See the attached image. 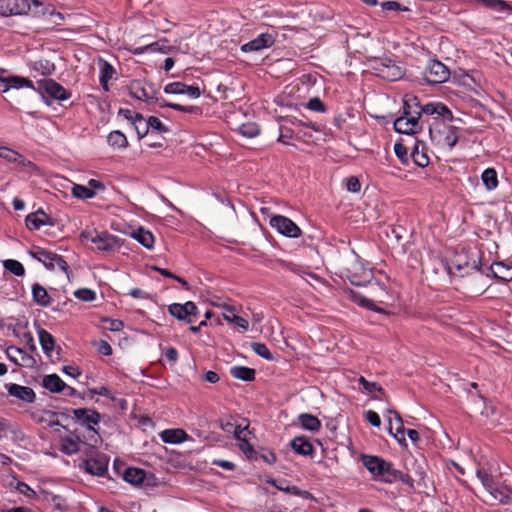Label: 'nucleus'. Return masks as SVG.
Masks as SVG:
<instances>
[{
  "label": "nucleus",
  "mask_w": 512,
  "mask_h": 512,
  "mask_svg": "<svg viewBox=\"0 0 512 512\" xmlns=\"http://www.w3.org/2000/svg\"><path fill=\"white\" fill-rule=\"evenodd\" d=\"M458 142V136L456 135L455 128L450 127L444 137V143L449 149H452Z\"/></svg>",
  "instance_id": "obj_50"
},
{
  "label": "nucleus",
  "mask_w": 512,
  "mask_h": 512,
  "mask_svg": "<svg viewBox=\"0 0 512 512\" xmlns=\"http://www.w3.org/2000/svg\"><path fill=\"white\" fill-rule=\"evenodd\" d=\"M307 108L310 109L311 111H315V112H325L326 111V107H325L324 103L317 97L309 100V102L307 104Z\"/></svg>",
  "instance_id": "obj_52"
},
{
  "label": "nucleus",
  "mask_w": 512,
  "mask_h": 512,
  "mask_svg": "<svg viewBox=\"0 0 512 512\" xmlns=\"http://www.w3.org/2000/svg\"><path fill=\"white\" fill-rule=\"evenodd\" d=\"M292 449L300 455H311L313 452L312 444L304 437H295L291 441Z\"/></svg>",
  "instance_id": "obj_25"
},
{
  "label": "nucleus",
  "mask_w": 512,
  "mask_h": 512,
  "mask_svg": "<svg viewBox=\"0 0 512 512\" xmlns=\"http://www.w3.org/2000/svg\"><path fill=\"white\" fill-rule=\"evenodd\" d=\"M30 255L40 261L47 269L54 270L59 268L68 274L69 266L67 262L58 254L47 251L40 247L31 250Z\"/></svg>",
  "instance_id": "obj_4"
},
{
  "label": "nucleus",
  "mask_w": 512,
  "mask_h": 512,
  "mask_svg": "<svg viewBox=\"0 0 512 512\" xmlns=\"http://www.w3.org/2000/svg\"><path fill=\"white\" fill-rule=\"evenodd\" d=\"M212 464L228 471L234 470L235 468V464L233 462L222 459H215L212 461Z\"/></svg>",
  "instance_id": "obj_62"
},
{
  "label": "nucleus",
  "mask_w": 512,
  "mask_h": 512,
  "mask_svg": "<svg viewBox=\"0 0 512 512\" xmlns=\"http://www.w3.org/2000/svg\"><path fill=\"white\" fill-rule=\"evenodd\" d=\"M81 237L94 243L100 251H112L117 246V238L108 232L85 230L81 233Z\"/></svg>",
  "instance_id": "obj_6"
},
{
  "label": "nucleus",
  "mask_w": 512,
  "mask_h": 512,
  "mask_svg": "<svg viewBox=\"0 0 512 512\" xmlns=\"http://www.w3.org/2000/svg\"><path fill=\"white\" fill-rule=\"evenodd\" d=\"M97 350L99 353L105 356H110L112 354V347L110 344L104 340H101L97 344Z\"/></svg>",
  "instance_id": "obj_61"
},
{
  "label": "nucleus",
  "mask_w": 512,
  "mask_h": 512,
  "mask_svg": "<svg viewBox=\"0 0 512 512\" xmlns=\"http://www.w3.org/2000/svg\"><path fill=\"white\" fill-rule=\"evenodd\" d=\"M160 107H170L174 110L185 112V113H191L199 115L201 114L202 110L198 106H183L176 103H169L165 101L164 99L160 102Z\"/></svg>",
  "instance_id": "obj_37"
},
{
  "label": "nucleus",
  "mask_w": 512,
  "mask_h": 512,
  "mask_svg": "<svg viewBox=\"0 0 512 512\" xmlns=\"http://www.w3.org/2000/svg\"><path fill=\"white\" fill-rule=\"evenodd\" d=\"M169 313L178 320H187L191 322L190 317L197 313V306L194 302L188 301L184 304L173 303L168 307Z\"/></svg>",
  "instance_id": "obj_13"
},
{
  "label": "nucleus",
  "mask_w": 512,
  "mask_h": 512,
  "mask_svg": "<svg viewBox=\"0 0 512 512\" xmlns=\"http://www.w3.org/2000/svg\"><path fill=\"white\" fill-rule=\"evenodd\" d=\"M108 144L114 148H125L128 145L126 136L118 130L112 131L107 137Z\"/></svg>",
  "instance_id": "obj_31"
},
{
  "label": "nucleus",
  "mask_w": 512,
  "mask_h": 512,
  "mask_svg": "<svg viewBox=\"0 0 512 512\" xmlns=\"http://www.w3.org/2000/svg\"><path fill=\"white\" fill-rule=\"evenodd\" d=\"M98 65L100 84L105 91H108V82L113 78L115 69L110 63L101 58L98 61Z\"/></svg>",
  "instance_id": "obj_20"
},
{
  "label": "nucleus",
  "mask_w": 512,
  "mask_h": 512,
  "mask_svg": "<svg viewBox=\"0 0 512 512\" xmlns=\"http://www.w3.org/2000/svg\"><path fill=\"white\" fill-rule=\"evenodd\" d=\"M33 68L42 75H50L55 69L54 64L48 60L36 61Z\"/></svg>",
  "instance_id": "obj_44"
},
{
  "label": "nucleus",
  "mask_w": 512,
  "mask_h": 512,
  "mask_svg": "<svg viewBox=\"0 0 512 512\" xmlns=\"http://www.w3.org/2000/svg\"><path fill=\"white\" fill-rule=\"evenodd\" d=\"M270 225L286 237L297 238L301 235V229L290 218L282 215L271 217Z\"/></svg>",
  "instance_id": "obj_9"
},
{
  "label": "nucleus",
  "mask_w": 512,
  "mask_h": 512,
  "mask_svg": "<svg viewBox=\"0 0 512 512\" xmlns=\"http://www.w3.org/2000/svg\"><path fill=\"white\" fill-rule=\"evenodd\" d=\"M132 124L139 138H143L147 135L149 131L148 119H145L142 114L136 113Z\"/></svg>",
  "instance_id": "obj_32"
},
{
  "label": "nucleus",
  "mask_w": 512,
  "mask_h": 512,
  "mask_svg": "<svg viewBox=\"0 0 512 512\" xmlns=\"http://www.w3.org/2000/svg\"><path fill=\"white\" fill-rule=\"evenodd\" d=\"M33 300L40 306L47 307L51 303V298L47 290L38 283L32 286Z\"/></svg>",
  "instance_id": "obj_24"
},
{
  "label": "nucleus",
  "mask_w": 512,
  "mask_h": 512,
  "mask_svg": "<svg viewBox=\"0 0 512 512\" xmlns=\"http://www.w3.org/2000/svg\"><path fill=\"white\" fill-rule=\"evenodd\" d=\"M394 152L402 163L407 162V148L402 143H395Z\"/></svg>",
  "instance_id": "obj_54"
},
{
  "label": "nucleus",
  "mask_w": 512,
  "mask_h": 512,
  "mask_svg": "<svg viewBox=\"0 0 512 512\" xmlns=\"http://www.w3.org/2000/svg\"><path fill=\"white\" fill-rule=\"evenodd\" d=\"M248 427H249L248 423H246L245 425H242V424L235 425L234 432H233L234 437L238 441L242 440L243 438H246V434L248 433Z\"/></svg>",
  "instance_id": "obj_55"
},
{
  "label": "nucleus",
  "mask_w": 512,
  "mask_h": 512,
  "mask_svg": "<svg viewBox=\"0 0 512 512\" xmlns=\"http://www.w3.org/2000/svg\"><path fill=\"white\" fill-rule=\"evenodd\" d=\"M488 492L495 500H498L501 503L507 504L511 502V497L508 492L504 489L498 488L496 484H494L493 488L489 489Z\"/></svg>",
  "instance_id": "obj_42"
},
{
  "label": "nucleus",
  "mask_w": 512,
  "mask_h": 512,
  "mask_svg": "<svg viewBox=\"0 0 512 512\" xmlns=\"http://www.w3.org/2000/svg\"><path fill=\"white\" fill-rule=\"evenodd\" d=\"M42 385L51 393H60L65 388V382L57 374H49L43 377Z\"/></svg>",
  "instance_id": "obj_22"
},
{
  "label": "nucleus",
  "mask_w": 512,
  "mask_h": 512,
  "mask_svg": "<svg viewBox=\"0 0 512 512\" xmlns=\"http://www.w3.org/2000/svg\"><path fill=\"white\" fill-rule=\"evenodd\" d=\"M372 67L377 76L388 81H397L404 76L403 69L389 58L375 60Z\"/></svg>",
  "instance_id": "obj_5"
},
{
  "label": "nucleus",
  "mask_w": 512,
  "mask_h": 512,
  "mask_svg": "<svg viewBox=\"0 0 512 512\" xmlns=\"http://www.w3.org/2000/svg\"><path fill=\"white\" fill-rule=\"evenodd\" d=\"M37 84L38 91L40 93L46 94L55 100L64 101L69 99L71 96L70 92H68L62 85L53 79H45L39 81Z\"/></svg>",
  "instance_id": "obj_10"
},
{
  "label": "nucleus",
  "mask_w": 512,
  "mask_h": 512,
  "mask_svg": "<svg viewBox=\"0 0 512 512\" xmlns=\"http://www.w3.org/2000/svg\"><path fill=\"white\" fill-rule=\"evenodd\" d=\"M122 478L129 484L140 485L145 479V471L140 468L128 467L124 469Z\"/></svg>",
  "instance_id": "obj_23"
},
{
  "label": "nucleus",
  "mask_w": 512,
  "mask_h": 512,
  "mask_svg": "<svg viewBox=\"0 0 512 512\" xmlns=\"http://www.w3.org/2000/svg\"><path fill=\"white\" fill-rule=\"evenodd\" d=\"M0 157L9 162L22 163L24 160V158L21 154H19L18 152L14 151L8 147H4V146L0 147Z\"/></svg>",
  "instance_id": "obj_39"
},
{
  "label": "nucleus",
  "mask_w": 512,
  "mask_h": 512,
  "mask_svg": "<svg viewBox=\"0 0 512 512\" xmlns=\"http://www.w3.org/2000/svg\"><path fill=\"white\" fill-rule=\"evenodd\" d=\"M424 80L429 84H440L450 78L449 68L438 60H430L423 72Z\"/></svg>",
  "instance_id": "obj_7"
},
{
  "label": "nucleus",
  "mask_w": 512,
  "mask_h": 512,
  "mask_svg": "<svg viewBox=\"0 0 512 512\" xmlns=\"http://www.w3.org/2000/svg\"><path fill=\"white\" fill-rule=\"evenodd\" d=\"M74 296L81 300V301H85V302H91L93 300H95L96 298V294L93 290H90V289H87V288H81V289H78L74 292Z\"/></svg>",
  "instance_id": "obj_48"
},
{
  "label": "nucleus",
  "mask_w": 512,
  "mask_h": 512,
  "mask_svg": "<svg viewBox=\"0 0 512 512\" xmlns=\"http://www.w3.org/2000/svg\"><path fill=\"white\" fill-rule=\"evenodd\" d=\"M30 10L29 0H0V14L3 16L22 15Z\"/></svg>",
  "instance_id": "obj_12"
},
{
  "label": "nucleus",
  "mask_w": 512,
  "mask_h": 512,
  "mask_svg": "<svg viewBox=\"0 0 512 512\" xmlns=\"http://www.w3.org/2000/svg\"><path fill=\"white\" fill-rule=\"evenodd\" d=\"M359 383L363 386L365 391L368 393H373L375 391L382 392V388L377 385L375 382H369L364 377L359 378Z\"/></svg>",
  "instance_id": "obj_53"
},
{
  "label": "nucleus",
  "mask_w": 512,
  "mask_h": 512,
  "mask_svg": "<svg viewBox=\"0 0 512 512\" xmlns=\"http://www.w3.org/2000/svg\"><path fill=\"white\" fill-rule=\"evenodd\" d=\"M183 91L184 83L182 82H172L164 87V92L166 94H183Z\"/></svg>",
  "instance_id": "obj_51"
},
{
  "label": "nucleus",
  "mask_w": 512,
  "mask_h": 512,
  "mask_svg": "<svg viewBox=\"0 0 512 512\" xmlns=\"http://www.w3.org/2000/svg\"><path fill=\"white\" fill-rule=\"evenodd\" d=\"M71 193L75 198L78 199H91L96 195L94 190L80 184H73Z\"/></svg>",
  "instance_id": "obj_35"
},
{
  "label": "nucleus",
  "mask_w": 512,
  "mask_h": 512,
  "mask_svg": "<svg viewBox=\"0 0 512 512\" xmlns=\"http://www.w3.org/2000/svg\"><path fill=\"white\" fill-rule=\"evenodd\" d=\"M79 445L80 440L78 438H64L62 439L60 450L67 455L76 454L80 449Z\"/></svg>",
  "instance_id": "obj_36"
},
{
  "label": "nucleus",
  "mask_w": 512,
  "mask_h": 512,
  "mask_svg": "<svg viewBox=\"0 0 512 512\" xmlns=\"http://www.w3.org/2000/svg\"><path fill=\"white\" fill-rule=\"evenodd\" d=\"M165 356L171 363H176L178 360V351L174 347H168L165 350Z\"/></svg>",
  "instance_id": "obj_64"
},
{
  "label": "nucleus",
  "mask_w": 512,
  "mask_h": 512,
  "mask_svg": "<svg viewBox=\"0 0 512 512\" xmlns=\"http://www.w3.org/2000/svg\"><path fill=\"white\" fill-rule=\"evenodd\" d=\"M388 413L389 414H392L396 417V424H395V434L394 437L401 443V442H405V438H404V432H405V429H404V424H403V420L400 416V414L395 411V410H391L389 409L388 410Z\"/></svg>",
  "instance_id": "obj_38"
},
{
  "label": "nucleus",
  "mask_w": 512,
  "mask_h": 512,
  "mask_svg": "<svg viewBox=\"0 0 512 512\" xmlns=\"http://www.w3.org/2000/svg\"><path fill=\"white\" fill-rule=\"evenodd\" d=\"M38 337L40 345L43 349V351L50 356V353L53 351L55 347V340L52 334H50L45 329H39L38 330Z\"/></svg>",
  "instance_id": "obj_27"
},
{
  "label": "nucleus",
  "mask_w": 512,
  "mask_h": 512,
  "mask_svg": "<svg viewBox=\"0 0 512 512\" xmlns=\"http://www.w3.org/2000/svg\"><path fill=\"white\" fill-rule=\"evenodd\" d=\"M149 129L156 130L160 133H165L168 131L167 127L161 122V120L155 116H150L148 118Z\"/></svg>",
  "instance_id": "obj_49"
},
{
  "label": "nucleus",
  "mask_w": 512,
  "mask_h": 512,
  "mask_svg": "<svg viewBox=\"0 0 512 512\" xmlns=\"http://www.w3.org/2000/svg\"><path fill=\"white\" fill-rule=\"evenodd\" d=\"M362 463L375 479L384 482H387L388 477H390V474L394 469L390 462H387L378 456L363 455Z\"/></svg>",
  "instance_id": "obj_3"
},
{
  "label": "nucleus",
  "mask_w": 512,
  "mask_h": 512,
  "mask_svg": "<svg viewBox=\"0 0 512 512\" xmlns=\"http://www.w3.org/2000/svg\"><path fill=\"white\" fill-rule=\"evenodd\" d=\"M104 322L108 323L106 329L110 331H120L123 328V322L117 319H104Z\"/></svg>",
  "instance_id": "obj_60"
},
{
  "label": "nucleus",
  "mask_w": 512,
  "mask_h": 512,
  "mask_svg": "<svg viewBox=\"0 0 512 512\" xmlns=\"http://www.w3.org/2000/svg\"><path fill=\"white\" fill-rule=\"evenodd\" d=\"M299 422L304 429L309 431H317L321 427L319 419L311 414L304 413L299 415Z\"/></svg>",
  "instance_id": "obj_30"
},
{
  "label": "nucleus",
  "mask_w": 512,
  "mask_h": 512,
  "mask_svg": "<svg viewBox=\"0 0 512 512\" xmlns=\"http://www.w3.org/2000/svg\"><path fill=\"white\" fill-rule=\"evenodd\" d=\"M72 413L76 420H78L82 425L86 426L88 430L97 434L95 426L98 425L101 420V415L97 411L86 408H78L73 409Z\"/></svg>",
  "instance_id": "obj_11"
},
{
  "label": "nucleus",
  "mask_w": 512,
  "mask_h": 512,
  "mask_svg": "<svg viewBox=\"0 0 512 512\" xmlns=\"http://www.w3.org/2000/svg\"><path fill=\"white\" fill-rule=\"evenodd\" d=\"M346 187L349 192L356 193L360 191L361 185L358 178L350 177L347 180Z\"/></svg>",
  "instance_id": "obj_59"
},
{
  "label": "nucleus",
  "mask_w": 512,
  "mask_h": 512,
  "mask_svg": "<svg viewBox=\"0 0 512 512\" xmlns=\"http://www.w3.org/2000/svg\"><path fill=\"white\" fill-rule=\"evenodd\" d=\"M416 107L419 106L417 102V98L414 96H405L404 106H403V115L398 117L394 121V129L398 133L402 134H416L421 130V126L419 124V118L421 114L425 115H438L443 117V119L451 121L453 119V114L451 110L441 102H433L428 103L422 107L420 110L413 111L412 105Z\"/></svg>",
  "instance_id": "obj_1"
},
{
  "label": "nucleus",
  "mask_w": 512,
  "mask_h": 512,
  "mask_svg": "<svg viewBox=\"0 0 512 512\" xmlns=\"http://www.w3.org/2000/svg\"><path fill=\"white\" fill-rule=\"evenodd\" d=\"M476 475L487 491L493 488V485L495 484L493 478L485 470L478 469L476 471Z\"/></svg>",
  "instance_id": "obj_47"
},
{
  "label": "nucleus",
  "mask_w": 512,
  "mask_h": 512,
  "mask_svg": "<svg viewBox=\"0 0 512 512\" xmlns=\"http://www.w3.org/2000/svg\"><path fill=\"white\" fill-rule=\"evenodd\" d=\"M4 267L16 276H23L25 274L24 266L17 260L9 259L4 261Z\"/></svg>",
  "instance_id": "obj_41"
},
{
  "label": "nucleus",
  "mask_w": 512,
  "mask_h": 512,
  "mask_svg": "<svg viewBox=\"0 0 512 512\" xmlns=\"http://www.w3.org/2000/svg\"><path fill=\"white\" fill-rule=\"evenodd\" d=\"M365 419L374 427H379L381 425L380 416L373 410L365 412Z\"/></svg>",
  "instance_id": "obj_56"
},
{
  "label": "nucleus",
  "mask_w": 512,
  "mask_h": 512,
  "mask_svg": "<svg viewBox=\"0 0 512 512\" xmlns=\"http://www.w3.org/2000/svg\"><path fill=\"white\" fill-rule=\"evenodd\" d=\"M16 489L21 494L25 495L28 498H32L36 495L35 491L32 490L29 485L24 482H18L16 485Z\"/></svg>",
  "instance_id": "obj_58"
},
{
  "label": "nucleus",
  "mask_w": 512,
  "mask_h": 512,
  "mask_svg": "<svg viewBox=\"0 0 512 512\" xmlns=\"http://www.w3.org/2000/svg\"><path fill=\"white\" fill-rule=\"evenodd\" d=\"M183 94L188 95L189 97L196 99L200 97L201 91L200 88L196 85H186L184 83V91Z\"/></svg>",
  "instance_id": "obj_57"
},
{
  "label": "nucleus",
  "mask_w": 512,
  "mask_h": 512,
  "mask_svg": "<svg viewBox=\"0 0 512 512\" xmlns=\"http://www.w3.org/2000/svg\"><path fill=\"white\" fill-rule=\"evenodd\" d=\"M481 179L488 190H493L498 185L497 173L493 168H487L483 171Z\"/></svg>",
  "instance_id": "obj_33"
},
{
  "label": "nucleus",
  "mask_w": 512,
  "mask_h": 512,
  "mask_svg": "<svg viewBox=\"0 0 512 512\" xmlns=\"http://www.w3.org/2000/svg\"><path fill=\"white\" fill-rule=\"evenodd\" d=\"M397 480L405 483L409 487H413L414 481L408 474H405L399 470L393 469L392 473L390 474V477H388V479H387V483H392Z\"/></svg>",
  "instance_id": "obj_40"
},
{
  "label": "nucleus",
  "mask_w": 512,
  "mask_h": 512,
  "mask_svg": "<svg viewBox=\"0 0 512 512\" xmlns=\"http://www.w3.org/2000/svg\"><path fill=\"white\" fill-rule=\"evenodd\" d=\"M252 350L260 357L266 360H273V355L264 343H252Z\"/></svg>",
  "instance_id": "obj_45"
},
{
  "label": "nucleus",
  "mask_w": 512,
  "mask_h": 512,
  "mask_svg": "<svg viewBox=\"0 0 512 512\" xmlns=\"http://www.w3.org/2000/svg\"><path fill=\"white\" fill-rule=\"evenodd\" d=\"M411 157L414 161V163L419 167H426L429 164V157L424 152V150L419 149V143H415L412 151H411Z\"/></svg>",
  "instance_id": "obj_34"
},
{
  "label": "nucleus",
  "mask_w": 512,
  "mask_h": 512,
  "mask_svg": "<svg viewBox=\"0 0 512 512\" xmlns=\"http://www.w3.org/2000/svg\"><path fill=\"white\" fill-rule=\"evenodd\" d=\"M62 371L66 375H68L70 377H73V378H77V377H79L81 375L80 369L78 367H76V366H64L62 368Z\"/></svg>",
  "instance_id": "obj_63"
},
{
  "label": "nucleus",
  "mask_w": 512,
  "mask_h": 512,
  "mask_svg": "<svg viewBox=\"0 0 512 512\" xmlns=\"http://www.w3.org/2000/svg\"><path fill=\"white\" fill-rule=\"evenodd\" d=\"M160 438L164 443L179 444L187 440L188 435L183 429H166L160 433Z\"/></svg>",
  "instance_id": "obj_19"
},
{
  "label": "nucleus",
  "mask_w": 512,
  "mask_h": 512,
  "mask_svg": "<svg viewBox=\"0 0 512 512\" xmlns=\"http://www.w3.org/2000/svg\"><path fill=\"white\" fill-rule=\"evenodd\" d=\"M275 42L274 37L269 33H262L255 39L243 44L241 51L244 53L257 52L271 47Z\"/></svg>",
  "instance_id": "obj_15"
},
{
  "label": "nucleus",
  "mask_w": 512,
  "mask_h": 512,
  "mask_svg": "<svg viewBox=\"0 0 512 512\" xmlns=\"http://www.w3.org/2000/svg\"><path fill=\"white\" fill-rule=\"evenodd\" d=\"M223 318L227 322L233 323L241 331H247L249 328L248 321L243 317L236 315L234 310L230 307L226 308L225 312L223 313Z\"/></svg>",
  "instance_id": "obj_26"
},
{
  "label": "nucleus",
  "mask_w": 512,
  "mask_h": 512,
  "mask_svg": "<svg viewBox=\"0 0 512 512\" xmlns=\"http://www.w3.org/2000/svg\"><path fill=\"white\" fill-rule=\"evenodd\" d=\"M132 236L140 244H142L145 248H147V249L153 248L154 236L150 231L145 230L143 228H139L133 232Z\"/></svg>",
  "instance_id": "obj_28"
},
{
  "label": "nucleus",
  "mask_w": 512,
  "mask_h": 512,
  "mask_svg": "<svg viewBox=\"0 0 512 512\" xmlns=\"http://www.w3.org/2000/svg\"><path fill=\"white\" fill-rule=\"evenodd\" d=\"M234 378L243 381H253L255 379V370L246 366H234L230 369Z\"/></svg>",
  "instance_id": "obj_29"
},
{
  "label": "nucleus",
  "mask_w": 512,
  "mask_h": 512,
  "mask_svg": "<svg viewBox=\"0 0 512 512\" xmlns=\"http://www.w3.org/2000/svg\"><path fill=\"white\" fill-rule=\"evenodd\" d=\"M129 93L133 98L144 101L148 105L158 103L163 100L157 96L158 90L151 83L143 80H133L128 85Z\"/></svg>",
  "instance_id": "obj_2"
},
{
  "label": "nucleus",
  "mask_w": 512,
  "mask_h": 512,
  "mask_svg": "<svg viewBox=\"0 0 512 512\" xmlns=\"http://www.w3.org/2000/svg\"><path fill=\"white\" fill-rule=\"evenodd\" d=\"M34 88L33 82L25 77L9 76L0 77V91L5 93L10 89Z\"/></svg>",
  "instance_id": "obj_16"
},
{
  "label": "nucleus",
  "mask_w": 512,
  "mask_h": 512,
  "mask_svg": "<svg viewBox=\"0 0 512 512\" xmlns=\"http://www.w3.org/2000/svg\"><path fill=\"white\" fill-rule=\"evenodd\" d=\"M484 6L497 12L512 10L510 5L504 0H485Z\"/></svg>",
  "instance_id": "obj_43"
},
{
  "label": "nucleus",
  "mask_w": 512,
  "mask_h": 512,
  "mask_svg": "<svg viewBox=\"0 0 512 512\" xmlns=\"http://www.w3.org/2000/svg\"><path fill=\"white\" fill-rule=\"evenodd\" d=\"M85 470L96 476H103L107 472L108 460L104 456L88 459L84 462Z\"/></svg>",
  "instance_id": "obj_18"
},
{
  "label": "nucleus",
  "mask_w": 512,
  "mask_h": 512,
  "mask_svg": "<svg viewBox=\"0 0 512 512\" xmlns=\"http://www.w3.org/2000/svg\"><path fill=\"white\" fill-rule=\"evenodd\" d=\"M491 272L496 279L504 282L512 281V265L497 262L491 265Z\"/></svg>",
  "instance_id": "obj_21"
},
{
  "label": "nucleus",
  "mask_w": 512,
  "mask_h": 512,
  "mask_svg": "<svg viewBox=\"0 0 512 512\" xmlns=\"http://www.w3.org/2000/svg\"><path fill=\"white\" fill-rule=\"evenodd\" d=\"M447 269L450 274L463 277L472 271L478 270L479 267L476 260H473L472 263H470L466 254H459L449 262Z\"/></svg>",
  "instance_id": "obj_8"
},
{
  "label": "nucleus",
  "mask_w": 512,
  "mask_h": 512,
  "mask_svg": "<svg viewBox=\"0 0 512 512\" xmlns=\"http://www.w3.org/2000/svg\"><path fill=\"white\" fill-rule=\"evenodd\" d=\"M25 222L29 230H38L43 225H54L53 219L48 216L42 209L28 214L26 216Z\"/></svg>",
  "instance_id": "obj_17"
},
{
  "label": "nucleus",
  "mask_w": 512,
  "mask_h": 512,
  "mask_svg": "<svg viewBox=\"0 0 512 512\" xmlns=\"http://www.w3.org/2000/svg\"><path fill=\"white\" fill-rule=\"evenodd\" d=\"M8 395L16 398L24 403L30 404L35 401L36 394L34 390L28 386L11 383L6 385Z\"/></svg>",
  "instance_id": "obj_14"
},
{
  "label": "nucleus",
  "mask_w": 512,
  "mask_h": 512,
  "mask_svg": "<svg viewBox=\"0 0 512 512\" xmlns=\"http://www.w3.org/2000/svg\"><path fill=\"white\" fill-rule=\"evenodd\" d=\"M239 132L245 137L253 138L259 134L260 130L256 124L246 123L239 128Z\"/></svg>",
  "instance_id": "obj_46"
}]
</instances>
